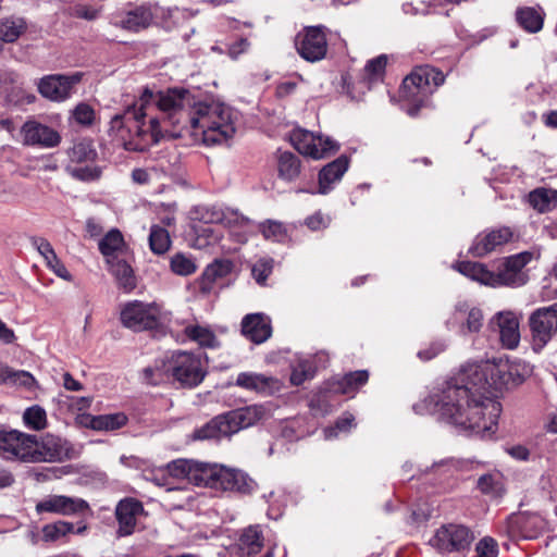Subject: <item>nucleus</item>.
<instances>
[{
    "label": "nucleus",
    "mask_w": 557,
    "mask_h": 557,
    "mask_svg": "<svg viewBox=\"0 0 557 557\" xmlns=\"http://www.w3.org/2000/svg\"><path fill=\"white\" fill-rule=\"evenodd\" d=\"M441 71L430 66H418L403 82L404 97L413 102L407 109L410 116L417 115L419 109L428 102V97L444 83Z\"/></svg>",
    "instance_id": "5"
},
{
    "label": "nucleus",
    "mask_w": 557,
    "mask_h": 557,
    "mask_svg": "<svg viewBox=\"0 0 557 557\" xmlns=\"http://www.w3.org/2000/svg\"><path fill=\"white\" fill-rule=\"evenodd\" d=\"M69 158L72 163H92L97 158V151L90 139L83 138L75 141L69 150Z\"/></svg>",
    "instance_id": "36"
},
{
    "label": "nucleus",
    "mask_w": 557,
    "mask_h": 557,
    "mask_svg": "<svg viewBox=\"0 0 557 557\" xmlns=\"http://www.w3.org/2000/svg\"><path fill=\"white\" fill-rule=\"evenodd\" d=\"M473 540V532L468 527L448 523L438 528L429 543L440 554H462L470 549Z\"/></svg>",
    "instance_id": "7"
},
{
    "label": "nucleus",
    "mask_w": 557,
    "mask_h": 557,
    "mask_svg": "<svg viewBox=\"0 0 557 557\" xmlns=\"http://www.w3.org/2000/svg\"><path fill=\"white\" fill-rule=\"evenodd\" d=\"M98 246L107 262L127 255V248L119 230H111L100 239Z\"/></svg>",
    "instance_id": "28"
},
{
    "label": "nucleus",
    "mask_w": 557,
    "mask_h": 557,
    "mask_svg": "<svg viewBox=\"0 0 557 557\" xmlns=\"http://www.w3.org/2000/svg\"><path fill=\"white\" fill-rule=\"evenodd\" d=\"M475 553L478 557H497L498 543L491 536H484L476 543Z\"/></svg>",
    "instance_id": "53"
},
{
    "label": "nucleus",
    "mask_w": 557,
    "mask_h": 557,
    "mask_svg": "<svg viewBox=\"0 0 557 557\" xmlns=\"http://www.w3.org/2000/svg\"><path fill=\"white\" fill-rule=\"evenodd\" d=\"M305 223L311 231H319L329 226L330 219L324 216L321 212H315L314 214L308 216Z\"/></svg>",
    "instance_id": "60"
},
{
    "label": "nucleus",
    "mask_w": 557,
    "mask_h": 557,
    "mask_svg": "<svg viewBox=\"0 0 557 557\" xmlns=\"http://www.w3.org/2000/svg\"><path fill=\"white\" fill-rule=\"evenodd\" d=\"M273 269L272 259H260L252 267V275L259 284H263Z\"/></svg>",
    "instance_id": "54"
},
{
    "label": "nucleus",
    "mask_w": 557,
    "mask_h": 557,
    "mask_svg": "<svg viewBox=\"0 0 557 557\" xmlns=\"http://www.w3.org/2000/svg\"><path fill=\"white\" fill-rule=\"evenodd\" d=\"M168 470L173 478L216 491L248 493L255 484L244 472L218 463L178 459L170 462Z\"/></svg>",
    "instance_id": "3"
},
{
    "label": "nucleus",
    "mask_w": 557,
    "mask_h": 557,
    "mask_svg": "<svg viewBox=\"0 0 557 557\" xmlns=\"http://www.w3.org/2000/svg\"><path fill=\"white\" fill-rule=\"evenodd\" d=\"M508 371H506L507 387L516 386L524 381L531 369L528 363L520 360L508 359Z\"/></svg>",
    "instance_id": "48"
},
{
    "label": "nucleus",
    "mask_w": 557,
    "mask_h": 557,
    "mask_svg": "<svg viewBox=\"0 0 557 557\" xmlns=\"http://www.w3.org/2000/svg\"><path fill=\"white\" fill-rule=\"evenodd\" d=\"M258 230L267 240L284 243L290 236V228L281 221L265 220L258 225Z\"/></svg>",
    "instance_id": "37"
},
{
    "label": "nucleus",
    "mask_w": 557,
    "mask_h": 557,
    "mask_svg": "<svg viewBox=\"0 0 557 557\" xmlns=\"http://www.w3.org/2000/svg\"><path fill=\"white\" fill-rule=\"evenodd\" d=\"M508 371H506L507 387L516 386L524 381L531 369L528 363L520 360L508 359Z\"/></svg>",
    "instance_id": "47"
},
{
    "label": "nucleus",
    "mask_w": 557,
    "mask_h": 557,
    "mask_svg": "<svg viewBox=\"0 0 557 557\" xmlns=\"http://www.w3.org/2000/svg\"><path fill=\"white\" fill-rule=\"evenodd\" d=\"M70 173L73 177L81 181H92L100 176V169L86 164L85 166L70 168Z\"/></svg>",
    "instance_id": "55"
},
{
    "label": "nucleus",
    "mask_w": 557,
    "mask_h": 557,
    "mask_svg": "<svg viewBox=\"0 0 557 557\" xmlns=\"http://www.w3.org/2000/svg\"><path fill=\"white\" fill-rule=\"evenodd\" d=\"M369 380V373L366 370H359L347 373L333 385V391L341 394L355 393L360 386Z\"/></svg>",
    "instance_id": "38"
},
{
    "label": "nucleus",
    "mask_w": 557,
    "mask_h": 557,
    "mask_svg": "<svg viewBox=\"0 0 557 557\" xmlns=\"http://www.w3.org/2000/svg\"><path fill=\"white\" fill-rule=\"evenodd\" d=\"M459 324V332L462 335L468 333H478L483 325L482 310L476 307H470L466 302L456 306L453 318L447 321L448 327Z\"/></svg>",
    "instance_id": "19"
},
{
    "label": "nucleus",
    "mask_w": 557,
    "mask_h": 557,
    "mask_svg": "<svg viewBox=\"0 0 557 557\" xmlns=\"http://www.w3.org/2000/svg\"><path fill=\"white\" fill-rule=\"evenodd\" d=\"M75 456L76 450L67 440L48 433L41 437L40 442L36 440L33 462H61Z\"/></svg>",
    "instance_id": "12"
},
{
    "label": "nucleus",
    "mask_w": 557,
    "mask_h": 557,
    "mask_svg": "<svg viewBox=\"0 0 557 557\" xmlns=\"http://www.w3.org/2000/svg\"><path fill=\"white\" fill-rule=\"evenodd\" d=\"M354 416L351 413H344L338 420L336 421L335 429H327L324 431L325 437L331 438L336 435V430L338 431H348L354 423Z\"/></svg>",
    "instance_id": "58"
},
{
    "label": "nucleus",
    "mask_w": 557,
    "mask_h": 557,
    "mask_svg": "<svg viewBox=\"0 0 557 557\" xmlns=\"http://www.w3.org/2000/svg\"><path fill=\"white\" fill-rule=\"evenodd\" d=\"M82 79L81 73L72 75H48L40 79L38 89L42 97L63 101L71 96L72 88Z\"/></svg>",
    "instance_id": "16"
},
{
    "label": "nucleus",
    "mask_w": 557,
    "mask_h": 557,
    "mask_svg": "<svg viewBox=\"0 0 557 557\" xmlns=\"http://www.w3.org/2000/svg\"><path fill=\"white\" fill-rule=\"evenodd\" d=\"M243 335L255 344L264 343L272 335L269 317L263 313H250L242 321Z\"/></svg>",
    "instance_id": "22"
},
{
    "label": "nucleus",
    "mask_w": 557,
    "mask_h": 557,
    "mask_svg": "<svg viewBox=\"0 0 557 557\" xmlns=\"http://www.w3.org/2000/svg\"><path fill=\"white\" fill-rule=\"evenodd\" d=\"M298 54L308 62H319L326 57L327 39L322 26L305 27L295 37Z\"/></svg>",
    "instance_id": "10"
},
{
    "label": "nucleus",
    "mask_w": 557,
    "mask_h": 557,
    "mask_svg": "<svg viewBox=\"0 0 557 557\" xmlns=\"http://www.w3.org/2000/svg\"><path fill=\"white\" fill-rule=\"evenodd\" d=\"M531 252H520L505 258L493 272V287L510 286L519 287L528 282V275L523 268L532 260Z\"/></svg>",
    "instance_id": "9"
},
{
    "label": "nucleus",
    "mask_w": 557,
    "mask_h": 557,
    "mask_svg": "<svg viewBox=\"0 0 557 557\" xmlns=\"http://www.w3.org/2000/svg\"><path fill=\"white\" fill-rule=\"evenodd\" d=\"M456 268L462 275L493 287V271H490L483 263L463 261Z\"/></svg>",
    "instance_id": "34"
},
{
    "label": "nucleus",
    "mask_w": 557,
    "mask_h": 557,
    "mask_svg": "<svg viewBox=\"0 0 557 557\" xmlns=\"http://www.w3.org/2000/svg\"><path fill=\"white\" fill-rule=\"evenodd\" d=\"M34 245L36 246L38 252L42 256L46 261L47 267L59 277L71 281L72 275L65 268V265L60 261L57 257L51 244L44 239L37 238L34 240Z\"/></svg>",
    "instance_id": "30"
},
{
    "label": "nucleus",
    "mask_w": 557,
    "mask_h": 557,
    "mask_svg": "<svg viewBox=\"0 0 557 557\" xmlns=\"http://www.w3.org/2000/svg\"><path fill=\"white\" fill-rule=\"evenodd\" d=\"M186 335L202 347H219V341L214 333L206 326L190 325L185 329Z\"/></svg>",
    "instance_id": "41"
},
{
    "label": "nucleus",
    "mask_w": 557,
    "mask_h": 557,
    "mask_svg": "<svg viewBox=\"0 0 557 557\" xmlns=\"http://www.w3.org/2000/svg\"><path fill=\"white\" fill-rule=\"evenodd\" d=\"M530 206L540 213L552 211L557 206V190L539 187L528 196Z\"/></svg>",
    "instance_id": "32"
},
{
    "label": "nucleus",
    "mask_w": 557,
    "mask_h": 557,
    "mask_svg": "<svg viewBox=\"0 0 557 557\" xmlns=\"http://www.w3.org/2000/svg\"><path fill=\"white\" fill-rule=\"evenodd\" d=\"M508 454L517 460L525 461L529 459L530 451L525 446L516 445L507 449Z\"/></svg>",
    "instance_id": "63"
},
{
    "label": "nucleus",
    "mask_w": 557,
    "mask_h": 557,
    "mask_svg": "<svg viewBox=\"0 0 557 557\" xmlns=\"http://www.w3.org/2000/svg\"><path fill=\"white\" fill-rule=\"evenodd\" d=\"M74 532V524L67 521H55L42 528V539L46 542H55Z\"/></svg>",
    "instance_id": "46"
},
{
    "label": "nucleus",
    "mask_w": 557,
    "mask_h": 557,
    "mask_svg": "<svg viewBox=\"0 0 557 557\" xmlns=\"http://www.w3.org/2000/svg\"><path fill=\"white\" fill-rule=\"evenodd\" d=\"M126 422L127 418L124 413H113L94 417L90 425L94 430L113 431L122 428Z\"/></svg>",
    "instance_id": "45"
},
{
    "label": "nucleus",
    "mask_w": 557,
    "mask_h": 557,
    "mask_svg": "<svg viewBox=\"0 0 557 557\" xmlns=\"http://www.w3.org/2000/svg\"><path fill=\"white\" fill-rule=\"evenodd\" d=\"M290 141L299 153L313 159H322L337 150L336 144L329 137L314 135L305 129H295L290 135Z\"/></svg>",
    "instance_id": "13"
},
{
    "label": "nucleus",
    "mask_w": 557,
    "mask_h": 557,
    "mask_svg": "<svg viewBox=\"0 0 557 557\" xmlns=\"http://www.w3.org/2000/svg\"><path fill=\"white\" fill-rule=\"evenodd\" d=\"M149 246L151 251L156 255H163L166 252L171 246L169 232L159 225L151 226Z\"/></svg>",
    "instance_id": "43"
},
{
    "label": "nucleus",
    "mask_w": 557,
    "mask_h": 557,
    "mask_svg": "<svg viewBox=\"0 0 557 557\" xmlns=\"http://www.w3.org/2000/svg\"><path fill=\"white\" fill-rule=\"evenodd\" d=\"M262 409L258 406L238 408L224 413L225 422L230 428V434H234L242 429L248 428L258 422L262 417Z\"/></svg>",
    "instance_id": "24"
},
{
    "label": "nucleus",
    "mask_w": 557,
    "mask_h": 557,
    "mask_svg": "<svg viewBox=\"0 0 557 557\" xmlns=\"http://www.w3.org/2000/svg\"><path fill=\"white\" fill-rule=\"evenodd\" d=\"M313 369L308 360H300L293 367L290 374V383L295 386L302 384L305 381L313 376Z\"/></svg>",
    "instance_id": "52"
},
{
    "label": "nucleus",
    "mask_w": 557,
    "mask_h": 557,
    "mask_svg": "<svg viewBox=\"0 0 557 557\" xmlns=\"http://www.w3.org/2000/svg\"><path fill=\"white\" fill-rule=\"evenodd\" d=\"M249 47V41L246 38H240L235 44L231 45L228 48V54L232 58L238 57L240 53L245 52Z\"/></svg>",
    "instance_id": "62"
},
{
    "label": "nucleus",
    "mask_w": 557,
    "mask_h": 557,
    "mask_svg": "<svg viewBox=\"0 0 557 557\" xmlns=\"http://www.w3.org/2000/svg\"><path fill=\"white\" fill-rule=\"evenodd\" d=\"M23 421L28 429L41 431L47 426L46 410L38 405L32 406L24 411Z\"/></svg>",
    "instance_id": "49"
},
{
    "label": "nucleus",
    "mask_w": 557,
    "mask_h": 557,
    "mask_svg": "<svg viewBox=\"0 0 557 557\" xmlns=\"http://www.w3.org/2000/svg\"><path fill=\"white\" fill-rule=\"evenodd\" d=\"M162 372L171 374L182 385L189 387L198 385L205 377L200 358L186 351L173 352L163 363V370L146 368L145 380L156 385L161 382Z\"/></svg>",
    "instance_id": "4"
},
{
    "label": "nucleus",
    "mask_w": 557,
    "mask_h": 557,
    "mask_svg": "<svg viewBox=\"0 0 557 557\" xmlns=\"http://www.w3.org/2000/svg\"><path fill=\"white\" fill-rule=\"evenodd\" d=\"M168 314L158 302L132 300L122 306L121 323L135 332L157 330L166 320Z\"/></svg>",
    "instance_id": "6"
},
{
    "label": "nucleus",
    "mask_w": 557,
    "mask_h": 557,
    "mask_svg": "<svg viewBox=\"0 0 557 557\" xmlns=\"http://www.w3.org/2000/svg\"><path fill=\"white\" fill-rule=\"evenodd\" d=\"M184 131L207 146L222 145L236 132L235 114L224 103L196 101L185 88H169L157 96L145 89L133 107L110 122V132L126 150L134 151L164 137H181Z\"/></svg>",
    "instance_id": "1"
},
{
    "label": "nucleus",
    "mask_w": 557,
    "mask_h": 557,
    "mask_svg": "<svg viewBox=\"0 0 557 557\" xmlns=\"http://www.w3.org/2000/svg\"><path fill=\"white\" fill-rule=\"evenodd\" d=\"M89 509L88 503L79 497L66 495H48L36 504L37 513H54L61 516H74Z\"/></svg>",
    "instance_id": "15"
},
{
    "label": "nucleus",
    "mask_w": 557,
    "mask_h": 557,
    "mask_svg": "<svg viewBox=\"0 0 557 557\" xmlns=\"http://www.w3.org/2000/svg\"><path fill=\"white\" fill-rule=\"evenodd\" d=\"M507 369L508 359L504 358L468 362L413 409L476 434L493 433L502 412L495 398L508 388Z\"/></svg>",
    "instance_id": "2"
},
{
    "label": "nucleus",
    "mask_w": 557,
    "mask_h": 557,
    "mask_svg": "<svg viewBox=\"0 0 557 557\" xmlns=\"http://www.w3.org/2000/svg\"><path fill=\"white\" fill-rule=\"evenodd\" d=\"M99 9L86 5V4H77L73 8V15L78 18H84L87 21L96 20L99 16Z\"/></svg>",
    "instance_id": "59"
},
{
    "label": "nucleus",
    "mask_w": 557,
    "mask_h": 557,
    "mask_svg": "<svg viewBox=\"0 0 557 557\" xmlns=\"http://www.w3.org/2000/svg\"><path fill=\"white\" fill-rule=\"evenodd\" d=\"M144 512L143 504L132 497L119 502L115 508V516L119 522L116 531L119 536H128L134 533L137 517Z\"/></svg>",
    "instance_id": "20"
},
{
    "label": "nucleus",
    "mask_w": 557,
    "mask_h": 557,
    "mask_svg": "<svg viewBox=\"0 0 557 557\" xmlns=\"http://www.w3.org/2000/svg\"><path fill=\"white\" fill-rule=\"evenodd\" d=\"M348 170V159L339 157L326 164L319 173V194L325 195L333 189V185L341 181Z\"/></svg>",
    "instance_id": "25"
},
{
    "label": "nucleus",
    "mask_w": 557,
    "mask_h": 557,
    "mask_svg": "<svg viewBox=\"0 0 557 557\" xmlns=\"http://www.w3.org/2000/svg\"><path fill=\"white\" fill-rule=\"evenodd\" d=\"M242 556L250 557L259 554L263 547V535L258 525L245 529L237 543Z\"/></svg>",
    "instance_id": "31"
},
{
    "label": "nucleus",
    "mask_w": 557,
    "mask_h": 557,
    "mask_svg": "<svg viewBox=\"0 0 557 557\" xmlns=\"http://www.w3.org/2000/svg\"><path fill=\"white\" fill-rule=\"evenodd\" d=\"M156 8L147 4L136 7L133 10L125 12L115 25L131 32H140L148 28L154 18Z\"/></svg>",
    "instance_id": "23"
},
{
    "label": "nucleus",
    "mask_w": 557,
    "mask_h": 557,
    "mask_svg": "<svg viewBox=\"0 0 557 557\" xmlns=\"http://www.w3.org/2000/svg\"><path fill=\"white\" fill-rule=\"evenodd\" d=\"M0 341L5 344H11L15 341V334L12 329H9L7 324L0 319Z\"/></svg>",
    "instance_id": "64"
},
{
    "label": "nucleus",
    "mask_w": 557,
    "mask_h": 557,
    "mask_svg": "<svg viewBox=\"0 0 557 557\" xmlns=\"http://www.w3.org/2000/svg\"><path fill=\"white\" fill-rule=\"evenodd\" d=\"M545 522L537 513L523 512L508 519L507 531L512 539H535L544 529Z\"/></svg>",
    "instance_id": "18"
},
{
    "label": "nucleus",
    "mask_w": 557,
    "mask_h": 557,
    "mask_svg": "<svg viewBox=\"0 0 557 557\" xmlns=\"http://www.w3.org/2000/svg\"><path fill=\"white\" fill-rule=\"evenodd\" d=\"M476 487L486 495L498 496L503 493V476L499 472H491L478 479Z\"/></svg>",
    "instance_id": "42"
},
{
    "label": "nucleus",
    "mask_w": 557,
    "mask_h": 557,
    "mask_svg": "<svg viewBox=\"0 0 557 557\" xmlns=\"http://www.w3.org/2000/svg\"><path fill=\"white\" fill-rule=\"evenodd\" d=\"M272 377L263 374L242 372L237 375L236 384L243 388L263 392L271 387Z\"/></svg>",
    "instance_id": "40"
},
{
    "label": "nucleus",
    "mask_w": 557,
    "mask_h": 557,
    "mask_svg": "<svg viewBox=\"0 0 557 557\" xmlns=\"http://www.w3.org/2000/svg\"><path fill=\"white\" fill-rule=\"evenodd\" d=\"M225 418L220 414L209 421L206 425L195 431L196 440H211L230 436V428L226 425Z\"/></svg>",
    "instance_id": "35"
},
{
    "label": "nucleus",
    "mask_w": 557,
    "mask_h": 557,
    "mask_svg": "<svg viewBox=\"0 0 557 557\" xmlns=\"http://www.w3.org/2000/svg\"><path fill=\"white\" fill-rule=\"evenodd\" d=\"M170 267L175 274L181 276H188L197 270L195 261L190 257L181 252L175 253L171 258Z\"/></svg>",
    "instance_id": "51"
},
{
    "label": "nucleus",
    "mask_w": 557,
    "mask_h": 557,
    "mask_svg": "<svg viewBox=\"0 0 557 557\" xmlns=\"http://www.w3.org/2000/svg\"><path fill=\"white\" fill-rule=\"evenodd\" d=\"M74 119L82 125H90L95 120V111L89 104L79 103L74 110Z\"/></svg>",
    "instance_id": "56"
},
{
    "label": "nucleus",
    "mask_w": 557,
    "mask_h": 557,
    "mask_svg": "<svg viewBox=\"0 0 557 557\" xmlns=\"http://www.w3.org/2000/svg\"><path fill=\"white\" fill-rule=\"evenodd\" d=\"M26 22L21 17H9L0 21V40L3 44L16 41L26 30Z\"/></svg>",
    "instance_id": "39"
},
{
    "label": "nucleus",
    "mask_w": 557,
    "mask_h": 557,
    "mask_svg": "<svg viewBox=\"0 0 557 557\" xmlns=\"http://www.w3.org/2000/svg\"><path fill=\"white\" fill-rule=\"evenodd\" d=\"M512 235V231L508 226L486 230L475 236L470 252L475 257H484L509 243Z\"/></svg>",
    "instance_id": "17"
},
{
    "label": "nucleus",
    "mask_w": 557,
    "mask_h": 557,
    "mask_svg": "<svg viewBox=\"0 0 557 557\" xmlns=\"http://www.w3.org/2000/svg\"><path fill=\"white\" fill-rule=\"evenodd\" d=\"M8 383L24 386L26 388H32L35 385L36 381L29 372L23 370L15 371L11 368L10 380Z\"/></svg>",
    "instance_id": "57"
},
{
    "label": "nucleus",
    "mask_w": 557,
    "mask_h": 557,
    "mask_svg": "<svg viewBox=\"0 0 557 557\" xmlns=\"http://www.w3.org/2000/svg\"><path fill=\"white\" fill-rule=\"evenodd\" d=\"M36 435L16 430L0 432V456L7 460L33 462Z\"/></svg>",
    "instance_id": "8"
},
{
    "label": "nucleus",
    "mask_w": 557,
    "mask_h": 557,
    "mask_svg": "<svg viewBox=\"0 0 557 557\" xmlns=\"http://www.w3.org/2000/svg\"><path fill=\"white\" fill-rule=\"evenodd\" d=\"M503 346L513 349L520 342L519 321L512 312H500L495 317Z\"/></svg>",
    "instance_id": "26"
},
{
    "label": "nucleus",
    "mask_w": 557,
    "mask_h": 557,
    "mask_svg": "<svg viewBox=\"0 0 557 557\" xmlns=\"http://www.w3.org/2000/svg\"><path fill=\"white\" fill-rule=\"evenodd\" d=\"M109 272L115 277L120 288L129 293L136 287V277L127 259V255L107 262Z\"/></svg>",
    "instance_id": "27"
},
{
    "label": "nucleus",
    "mask_w": 557,
    "mask_h": 557,
    "mask_svg": "<svg viewBox=\"0 0 557 557\" xmlns=\"http://www.w3.org/2000/svg\"><path fill=\"white\" fill-rule=\"evenodd\" d=\"M545 13L537 7H521L516 11V20L525 32L534 34L543 28Z\"/></svg>",
    "instance_id": "29"
},
{
    "label": "nucleus",
    "mask_w": 557,
    "mask_h": 557,
    "mask_svg": "<svg viewBox=\"0 0 557 557\" xmlns=\"http://www.w3.org/2000/svg\"><path fill=\"white\" fill-rule=\"evenodd\" d=\"M387 64V58L385 54H381L370 61L364 66V78L369 84L375 83L382 79L385 67Z\"/></svg>",
    "instance_id": "50"
},
{
    "label": "nucleus",
    "mask_w": 557,
    "mask_h": 557,
    "mask_svg": "<svg viewBox=\"0 0 557 557\" xmlns=\"http://www.w3.org/2000/svg\"><path fill=\"white\" fill-rule=\"evenodd\" d=\"M23 141L26 145L55 147L60 143V135L51 127L36 121H27L21 129Z\"/></svg>",
    "instance_id": "21"
},
{
    "label": "nucleus",
    "mask_w": 557,
    "mask_h": 557,
    "mask_svg": "<svg viewBox=\"0 0 557 557\" xmlns=\"http://www.w3.org/2000/svg\"><path fill=\"white\" fill-rule=\"evenodd\" d=\"M445 349L444 344L434 343L428 349L420 350L418 357L422 360H431Z\"/></svg>",
    "instance_id": "61"
},
{
    "label": "nucleus",
    "mask_w": 557,
    "mask_h": 557,
    "mask_svg": "<svg viewBox=\"0 0 557 557\" xmlns=\"http://www.w3.org/2000/svg\"><path fill=\"white\" fill-rule=\"evenodd\" d=\"M235 268L234 262L226 258H216L209 263L197 278L196 285L201 295L208 296L216 293L218 286L228 278Z\"/></svg>",
    "instance_id": "14"
},
{
    "label": "nucleus",
    "mask_w": 557,
    "mask_h": 557,
    "mask_svg": "<svg viewBox=\"0 0 557 557\" xmlns=\"http://www.w3.org/2000/svg\"><path fill=\"white\" fill-rule=\"evenodd\" d=\"M529 324L533 349L540 351L557 332V304L535 310Z\"/></svg>",
    "instance_id": "11"
},
{
    "label": "nucleus",
    "mask_w": 557,
    "mask_h": 557,
    "mask_svg": "<svg viewBox=\"0 0 557 557\" xmlns=\"http://www.w3.org/2000/svg\"><path fill=\"white\" fill-rule=\"evenodd\" d=\"M190 216L194 221L214 224L223 221L224 212L215 206H196L190 211Z\"/></svg>",
    "instance_id": "44"
},
{
    "label": "nucleus",
    "mask_w": 557,
    "mask_h": 557,
    "mask_svg": "<svg viewBox=\"0 0 557 557\" xmlns=\"http://www.w3.org/2000/svg\"><path fill=\"white\" fill-rule=\"evenodd\" d=\"M278 176L285 181H294L300 173V160L290 151L276 152Z\"/></svg>",
    "instance_id": "33"
}]
</instances>
